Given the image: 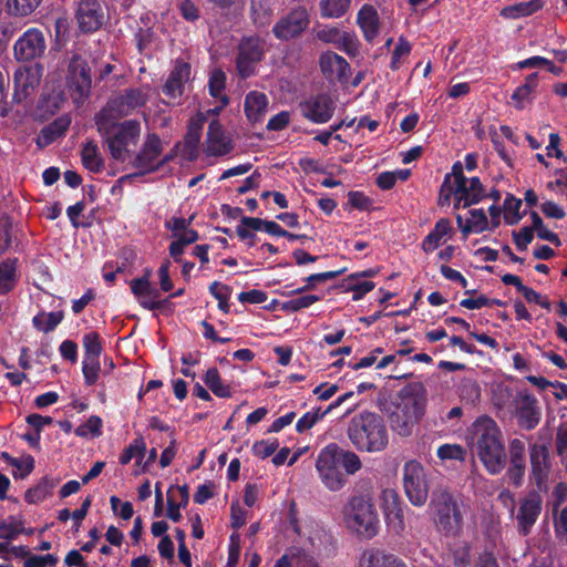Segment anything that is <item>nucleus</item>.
Listing matches in <instances>:
<instances>
[{
    "instance_id": "obj_61",
    "label": "nucleus",
    "mask_w": 567,
    "mask_h": 567,
    "mask_svg": "<svg viewBox=\"0 0 567 567\" xmlns=\"http://www.w3.org/2000/svg\"><path fill=\"white\" fill-rule=\"evenodd\" d=\"M58 557L52 554L47 555H29L23 561V567H45L48 565H56Z\"/></svg>"
},
{
    "instance_id": "obj_35",
    "label": "nucleus",
    "mask_w": 567,
    "mask_h": 567,
    "mask_svg": "<svg viewBox=\"0 0 567 567\" xmlns=\"http://www.w3.org/2000/svg\"><path fill=\"white\" fill-rule=\"evenodd\" d=\"M147 452V445L143 435H137L135 439L122 451L118 456L121 464L131 463L132 458L135 457V463L141 464Z\"/></svg>"
},
{
    "instance_id": "obj_14",
    "label": "nucleus",
    "mask_w": 567,
    "mask_h": 567,
    "mask_svg": "<svg viewBox=\"0 0 567 567\" xmlns=\"http://www.w3.org/2000/svg\"><path fill=\"white\" fill-rule=\"evenodd\" d=\"M299 109L303 117L308 118L311 123L323 124L333 117L336 101L330 94L319 93L300 101Z\"/></svg>"
},
{
    "instance_id": "obj_4",
    "label": "nucleus",
    "mask_w": 567,
    "mask_h": 567,
    "mask_svg": "<svg viewBox=\"0 0 567 567\" xmlns=\"http://www.w3.org/2000/svg\"><path fill=\"white\" fill-rule=\"evenodd\" d=\"M348 437L359 451L380 453L386 450L390 441L384 416L377 412L358 413L348 423Z\"/></svg>"
},
{
    "instance_id": "obj_41",
    "label": "nucleus",
    "mask_w": 567,
    "mask_h": 567,
    "mask_svg": "<svg viewBox=\"0 0 567 567\" xmlns=\"http://www.w3.org/2000/svg\"><path fill=\"white\" fill-rule=\"evenodd\" d=\"M64 319L63 311H41L32 319L35 329L43 332L54 331L56 326Z\"/></svg>"
},
{
    "instance_id": "obj_21",
    "label": "nucleus",
    "mask_w": 567,
    "mask_h": 567,
    "mask_svg": "<svg viewBox=\"0 0 567 567\" xmlns=\"http://www.w3.org/2000/svg\"><path fill=\"white\" fill-rule=\"evenodd\" d=\"M234 150L231 137L227 136L225 128L219 120H213L208 124L206 136V154L207 156H226Z\"/></svg>"
},
{
    "instance_id": "obj_3",
    "label": "nucleus",
    "mask_w": 567,
    "mask_h": 567,
    "mask_svg": "<svg viewBox=\"0 0 567 567\" xmlns=\"http://www.w3.org/2000/svg\"><path fill=\"white\" fill-rule=\"evenodd\" d=\"M426 404L427 392L423 383L412 382L402 386L389 415L392 430L400 436H410L415 424L424 416Z\"/></svg>"
},
{
    "instance_id": "obj_19",
    "label": "nucleus",
    "mask_w": 567,
    "mask_h": 567,
    "mask_svg": "<svg viewBox=\"0 0 567 567\" xmlns=\"http://www.w3.org/2000/svg\"><path fill=\"white\" fill-rule=\"evenodd\" d=\"M75 18L82 32H95L102 28L105 14L99 0H81L78 3Z\"/></svg>"
},
{
    "instance_id": "obj_10",
    "label": "nucleus",
    "mask_w": 567,
    "mask_h": 567,
    "mask_svg": "<svg viewBox=\"0 0 567 567\" xmlns=\"http://www.w3.org/2000/svg\"><path fill=\"white\" fill-rule=\"evenodd\" d=\"M163 152V142L156 133H148L143 142L142 147L132 159V166L137 169L136 173L124 175L118 178V183L125 179H133L143 174L156 173L159 169L158 157Z\"/></svg>"
},
{
    "instance_id": "obj_9",
    "label": "nucleus",
    "mask_w": 567,
    "mask_h": 567,
    "mask_svg": "<svg viewBox=\"0 0 567 567\" xmlns=\"http://www.w3.org/2000/svg\"><path fill=\"white\" fill-rule=\"evenodd\" d=\"M402 481L409 502L414 506L425 505L430 487L422 463L417 462V460H409L404 463Z\"/></svg>"
},
{
    "instance_id": "obj_60",
    "label": "nucleus",
    "mask_w": 567,
    "mask_h": 567,
    "mask_svg": "<svg viewBox=\"0 0 567 567\" xmlns=\"http://www.w3.org/2000/svg\"><path fill=\"white\" fill-rule=\"evenodd\" d=\"M317 38L323 42H341V39H351V35L337 27H326L317 31Z\"/></svg>"
},
{
    "instance_id": "obj_48",
    "label": "nucleus",
    "mask_w": 567,
    "mask_h": 567,
    "mask_svg": "<svg viewBox=\"0 0 567 567\" xmlns=\"http://www.w3.org/2000/svg\"><path fill=\"white\" fill-rule=\"evenodd\" d=\"M327 414H329L327 409H313L310 410V412L303 413L295 424L297 433H305V431L310 430V427H313L315 424L322 420V417L327 416Z\"/></svg>"
},
{
    "instance_id": "obj_50",
    "label": "nucleus",
    "mask_w": 567,
    "mask_h": 567,
    "mask_svg": "<svg viewBox=\"0 0 567 567\" xmlns=\"http://www.w3.org/2000/svg\"><path fill=\"white\" fill-rule=\"evenodd\" d=\"M101 370L102 368L100 360L87 359V357H83L82 372L83 380L86 386H93V384L97 383Z\"/></svg>"
},
{
    "instance_id": "obj_7",
    "label": "nucleus",
    "mask_w": 567,
    "mask_h": 567,
    "mask_svg": "<svg viewBox=\"0 0 567 567\" xmlns=\"http://www.w3.org/2000/svg\"><path fill=\"white\" fill-rule=\"evenodd\" d=\"M266 53V40L259 34H249L240 38L237 45L236 72L240 78H250L255 74L258 62L262 61Z\"/></svg>"
},
{
    "instance_id": "obj_22",
    "label": "nucleus",
    "mask_w": 567,
    "mask_h": 567,
    "mask_svg": "<svg viewBox=\"0 0 567 567\" xmlns=\"http://www.w3.org/2000/svg\"><path fill=\"white\" fill-rule=\"evenodd\" d=\"M516 416L519 426L525 430H534L540 422L542 413L537 406V399L529 393L518 396L516 400Z\"/></svg>"
},
{
    "instance_id": "obj_62",
    "label": "nucleus",
    "mask_w": 567,
    "mask_h": 567,
    "mask_svg": "<svg viewBox=\"0 0 567 567\" xmlns=\"http://www.w3.org/2000/svg\"><path fill=\"white\" fill-rule=\"evenodd\" d=\"M179 11L186 21L195 22L200 17V9L193 0H181Z\"/></svg>"
},
{
    "instance_id": "obj_38",
    "label": "nucleus",
    "mask_w": 567,
    "mask_h": 567,
    "mask_svg": "<svg viewBox=\"0 0 567 567\" xmlns=\"http://www.w3.org/2000/svg\"><path fill=\"white\" fill-rule=\"evenodd\" d=\"M204 383L216 396L230 398L233 394L231 386L226 385V383L221 381L220 372L216 367L208 368L204 378Z\"/></svg>"
},
{
    "instance_id": "obj_34",
    "label": "nucleus",
    "mask_w": 567,
    "mask_h": 567,
    "mask_svg": "<svg viewBox=\"0 0 567 567\" xmlns=\"http://www.w3.org/2000/svg\"><path fill=\"white\" fill-rule=\"evenodd\" d=\"M539 84V73H530L525 78V82L520 86L516 87L512 99L515 102L517 109H524L525 102L529 101L533 92Z\"/></svg>"
},
{
    "instance_id": "obj_52",
    "label": "nucleus",
    "mask_w": 567,
    "mask_h": 567,
    "mask_svg": "<svg viewBox=\"0 0 567 567\" xmlns=\"http://www.w3.org/2000/svg\"><path fill=\"white\" fill-rule=\"evenodd\" d=\"M458 394L462 400H465L468 403H476L481 398L482 390L475 380L466 379L461 382Z\"/></svg>"
},
{
    "instance_id": "obj_18",
    "label": "nucleus",
    "mask_w": 567,
    "mask_h": 567,
    "mask_svg": "<svg viewBox=\"0 0 567 567\" xmlns=\"http://www.w3.org/2000/svg\"><path fill=\"white\" fill-rule=\"evenodd\" d=\"M47 48L45 37L38 28H30L16 41L13 55L18 61H32L42 55Z\"/></svg>"
},
{
    "instance_id": "obj_1",
    "label": "nucleus",
    "mask_w": 567,
    "mask_h": 567,
    "mask_svg": "<svg viewBox=\"0 0 567 567\" xmlns=\"http://www.w3.org/2000/svg\"><path fill=\"white\" fill-rule=\"evenodd\" d=\"M472 446L489 475H499L507 463L499 425L492 416L481 415L472 423Z\"/></svg>"
},
{
    "instance_id": "obj_57",
    "label": "nucleus",
    "mask_w": 567,
    "mask_h": 567,
    "mask_svg": "<svg viewBox=\"0 0 567 567\" xmlns=\"http://www.w3.org/2000/svg\"><path fill=\"white\" fill-rule=\"evenodd\" d=\"M91 433L92 436H100L102 433V419L97 415L90 416L85 423H82L75 429L78 436H87Z\"/></svg>"
},
{
    "instance_id": "obj_11",
    "label": "nucleus",
    "mask_w": 567,
    "mask_h": 567,
    "mask_svg": "<svg viewBox=\"0 0 567 567\" xmlns=\"http://www.w3.org/2000/svg\"><path fill=\"white\" fill-rule=\"evenodd\" d=\"M66 86L74 101H84L91 94V66L81 54H73L69 61Z\"/></svg>"
},
{
    "instance_id": "obj_25",
    "label": "nucleus",
    "mask_w": 567,
    "mask_h": 567,
    "mask_svg": "<svg viewBox=\"0 0 567 567\" xmlns=\"http://www.w3.org/2000/svg\"><path fill=\"white\" fill-rule=\"evenodd\" d=\"M206 117L199 114L198 117L192 120L188 130L184 136V146L182 155L186 161H195L198 157V146L203 134V125Z\"/></svg>"
},
{
    "instance_id": "obj_6",
    "label": "nucleus",
    "mask_w": 567,
    "mask_h": 567,
    "mask_svg": "<svg viewBox=\"0 0 567 567\" xmlns=\"http://www.w3.org/2000/svg\"><path fill=\"white\" fill-rule=\"evenodd\" d=\"M431 506L434 509V520L437 528L445 535H456L463 526V515L453 495L447 489H435L432 494Z\"/></svg>"
},
{
    "instance_id": "obj_40",
    "label": "nucleus",
    "mask_w": 567,
    "mask_h": 567,
    "mask_svg": "<svg viewBox=\"0 0 567 567\" xmlns=\"http://www.w3.org/2000/svg\"><path fill=\"white\" fill-rule=\"evenodd\" d=\"M351 2L352 0H320V16L326 19H338V17L347 14Z\"/></svg>"
},
{
    "instance_id": "obj_5",
    "label": "nucleus",
    "mask_w": 567,
    "mask_h": 567,
    "mask_svg": "<svg viewBox=\"0 0 567 567\" xmlns=\"http://www.w3.org/2000/svg\"><path fill=\"white\" fill-rule=\"evenodd\" d=\"M343 517L348 528L361 538L370 539L379 533L378 513L364 495H354L343 509Z\"/></svg>"
},
{
    "instance_id": "obj_53",
    "label": "nucleus",
    "mask_w": 567,
    "mask_h": 567,
    "mask_svg": "<svg viewBox=\"0 0 567 567\" xmlns=\"http://www.w3.org/2000/svg\"><path fill=\"white\" fill-rule=\"evenodd\" d=\"M509 462L515 463L523 471H526V445L520 439H513L509 442Z\"/></svg>"
},
{
    "instance_id": "obj_44",
    "label": "nucleus",
    "mask_w": 567,
    "mask_h": 567,
    "mask_svg": "<svg viewBox=\"0 0 567 567\" xmlns=\"http://www.w3.org/2000/svg\"><path fill=\"white\" fill-rule=\"evenodd\" d=\"M470 219L463 226V234L467 236L470 233H483L488 227V218L483 208L470 209Z\"/></svg>"
},
{
    "instance_id": "obj_36",
    "label": "nucleus",
    "mask_w": 567,
    "mask_h": 567,
    "mask_svg": "<svg viewBox=\"0 0 567 567\" xmlns=\"http://www.w3.org/2000/svg\"><path fill=\"white\" fill-rule=\"evenodd\" d=\"M486 193L483 183H481L478 176H473L465 183L463 195L461 196V206H473V204H477L480 200L484 199Z\"/></svg>"
},
{
    "instance_id": "obj_33",
    "label": "nucleus",
    "mask_w": 567,
    "mask_h": 567,
    "mask_svg": "<svg viewBox=\"0 0 567 567\" xmlns=\"http://www.w3.org/2000/svg\"><path fill=\"white\" fill-rule=\"evenodd\" d=\"M58 484L54 478L50 476H42L40 481L31 488H28L24 493V501L28 503H40L51 495L53 488Z\"/></svg>"
},
{
    "instance_id": "obj_45",
    "label": "nucleus",
    "mask_w": 567,
    "mask_h": 567,
    "mask_svg": "<svg viewBox=\"0 0 567 567\" xmlns=\"http://www.w3.org/2000/svg\"><path fill=\"white\" fill-rule=\"evenodd\" d=\"M523 202L519 198H516L515 195H512V193H507L503 208L505 212V223L513 226V224L519 223L522 217L525 216L526 212L520 213L519 208L522 206Z\"/></svg>"
},
{
    "instance_id": "obj_29",
    "label": "nucleus",
    "mask_w": 567,
    "mask_h": 567,
    "mask_svg": "<svg viewBox=\"0 0 567 567\" xmlns=\"http://www.w3.org/2000/svg\"><path fill=\"white\" fill-rule=\"evenodd\" d=\"M81 163L91 173H101L104 159L95 142H87L81 148Z\"/></svg>"
},
{
    "instance_id": "obj_51",
    "label": "nucleus",
    "mask_w": 567,
    "mask_h": 567,
    "mask_svg": "<svg viewBox=\"0 0 567 567\" xmlns=\"http://www.w3.org/2000/svg\"><path fill=\"white\" fill-rule=\"evenodd\" d=\"M317 301H320L319 295H301V297L284 301L281 309L288 312L300 311V309L309 308V306Z\"/></svg>"
},
{
    "instance_id": "obj_58",
    "label": "nucleus",
    "mask_w": 567,
    "mask_h": 567,
    "mask_svg": "<svg viewBox=\"0 0 567 567\" xmlns=\"http://www.w3.org/2000/svg\"><path fill=\"white\" fill-rule=\"evenodd\" d=\"M557 505L554 506V528L555 535L567 545V507L561 508L560 513H556Z\"/></svg>"
},
{
    "instance_id": "obj_24",
    "label": "nucleus",
    "mask_w": 567,
    "mask_h": 567,
    "mask_svg": "<svg viewBox=\"0 0 567 567\" xmlns=\"http://www.w3.org/2000/svg\"><path fill=\"white\" fill-rule=\"evenodd\" d=\"M146 96L138 87H130L116 97L110 100V109L115 115H127L133 109L144 105Z\"/></svg>"
},
{
    "instance_id": "obj_31",
    "label": "nucleus",
    "mask_w": 567,
    "mask_h": 567,
    "mask_svg": "<svg viewBox=\"0 0 567 567\" xmlns=\"http://www.w3.org/2000/svg\"><path fill=\"white\" fill-rule=\"evenodd\" d=\"M17 258H7L0 261V295L12 291L17 282Z\"/></svg>"
},
{
    "instance_id": "obj_26",
    "label": "nucleus",
    "mask_w": 567,
    "mask_h": 567,
    "mask_svg": "<svg viewBox=\"0 0 567 567\" xmlns=\"http://www.w3.org/2000/svg\"><path fill=\"white\" fill-rule=\"evenodd\" d=\"M319 64L326 78H332V75H337L339 79L347 78L351 69L349 61L340 54L333 53V51L321 54Z\"/></svg>"
},
{
    "instance_id": "obj_20",
    "label": "nucleus",
    "mask_w": 567,
    "mask_h": 567,
    "mask_svg": "<svg viewBox=\"0 0 567 567\" xmlns=\"http://www.w3.org/2000/svg\"><path fill=\"white\" fill-rule=\"evenodd\" d=\"M190 75L192 64L187 63V61L176 60L174 69L169 72L162 87V92L166 97L176 101V99L182 97L184 94L185 85L189 81Z\"/></svg>"
},
{
    "instance_id": "obj_64",
    "label": "nucleus",
    "mask_w": 567,
    "mask_h": 567,
    "mask_svg": "<svg viewBox=\"0 0 567 567\" xmlns=\"http://www.w3.org/2000/svg\"><path fill=\"white\" fill-rule=\"evenodd\" d=\"M372 203V199L362 192H349L348 194V204L355 209H370Z\"/></svg>"
},
{
    "instance_id": "obj_28",
    "label": "nucleus",
    "mask_w": 567,
    "mask_h": 567,
    "mask_svg": "<svg viewBox=\"0 0 567 567\" xmlns=\"http://www.w3.org/2000/svg\"><path fill=\"white\" fill-rule=\"evenodd\" d=\"M269 99L261 91H249L245 95L244 110L249 123H258L267 111Z\"/></svg>"
},
{
    "instance_id": "obj_37",
    "label": "nucleus",
    "mask_w": 567,
    "mask_h": 567,
    "mask_svg": "<svg viewBox=\"0 0 567 567\" xmlns=\"http://www.w3.org/2000/svg\"><path fill=\"white\" fill-rule=\"evenodd\" d=\"M543 0L516 2L515 4L503 8L501 16L506 19H519V17L534 14V12L543 8Z\"/></svg>"
},
{
    "instance_id": "obj_12",
    "label": "nucleus",
    "mask_w": 567,
    "mask_h": 567,
    "mask_svg": "<svg viewBox=\"0 0 567 567\" xmlns=\"http://www.w3.org/2000/svg\"><path fill=\"white\" fill-rule=\"evenodd\" d=\"M310 22L311 18L307 8L296 7L275 22L272 33L279 41H291V39L300 38L307 31Z\"/></svg>"
},
{
    "instance_id": "obj_59",
    "label": "nucleus",
    "mask_w": 567,
    "mask_h": 567,
    "mask_svg": "<svg viewBox=\"0 0 567 567\" xmlns=\"http://www.w3.org/2000/svg\"><path fill=\"white\" fill-rule=\"evenodd\" d=\"M279 447L277 439L274 440H258L251 446V451L256 456L268 457L275 453Z\"/></svg>"
},
{
    "instance_id": "obj_56",
    "label": "nucleus",
    "mask_w": 567,
    "mask_h": 567,
    "mask_svg": "<svg viewBox=\"0 0 567 567\" xmlns=\"http://www.w3.org/2000/svg\"><path fill=\"white\" fill-rule=\"evenodd\" d=\"M466 451L464 446L457 443H443L437 449V456L440 460H464Z\"/></svg>"
},
{
    "instance_id": "obj_46",
    "label": "nucleus",
    "mask_w": 567,
    "mask_h": 567,
    "mask_svg": "<svg viewBox=\"0 0 567 567\" xmlns=\"http://www.w3.org/2000/svg\"><path fill=\"white\" fill-rule=\"evenodd\" d=\"M339 463L340 466L344 468L347 475H354L362 467V460L359 457L358 453L352 452V450H344L339 445Z\"/></svg>"
},
{
    "instance_id": "obj_13",
    "label": "nucleus",
    "mask_w": 567,
    "mask_h": 567,
    "mask_svg": "<svg viewBox=\"0 0 567 567\" xmlns=\"http://www.w3.org/2000/svg\"><path fill=\"white\" fill-rule=\"evenodd\" d=\"M151 270L144 271L142 277L133 278L130 281V289L144 309L155 311V309H165L169 303V298L159 300V291L150 282Z\"/></svg>"
},
{
    "instance_id": "obj_49",
    "label": "nucleus",
    "mask_w": 567,
    "mask_h": 567,
    "mask_svg": "<svg viewBox=\"0 0 567 567\" xmlns=\"http://www.w3.org/2000/svg\"><path fill=\"white\" fill-rule=\"evenodd\" d=\"M83 355H86L87 358H96V360H100L103 348L101 336L97 333V331H90L89 333L83 334Z\"/></svg>"
},
{
    "instance_id": "obj_30",
    "label": "nucleus",
    "mask_w": 567,
    "mask_h": 567,
    "mask_svg": "<svg viewBox=\"0 0 567 567\" xmlns=\"http://www.w3.org/2000/svg\"><path fill=\"white\" fill-rule=\"evenodd\" d=\"M452 226L449 218L437 219L433 229L424 237L422 249L424 252H432L441 245V240L451 233Z\"/></svg>"
},
{
    "instance_id": "obj_32",
    "label": "nucleus",
    "mask_w": 567,
    "mask_h": 567,
    "mask_svg": "<svg viewBox=\"0 0 567 567\" xmlns=\"http://www.w3.org/2000/svg\"><path fill=\"white\" fill-rule=\"evenodd\" d=\"M249 14L257 28H265V25H268L272 17L270 0H250Z\"/></svg>"
},
{
    "instance_id": "obj_39",
    "label": "nucleus",
    "mask_w": 567,
    "mask_h": 567,
    "mask_svg": "<svg viewBox=\"0 0 567 567\" xmlns=\"http://www.w3.org/2000/svg\"><path fill=\"white\" fill-rule=\"evenodd\" d=\"M227 82V74L223 70H214L210 73V78L208 80V90L213 97H217L221 102V107L229 104V96L224 93Z\"/></svg>"
},
{
    "instance_id": "obj_23",
    "label": "nucleus",
    "mask_w": 567,
    "mask_h": 567,
    "mask_svg": "<svg viewBox=\"0 0 567 567\" xmlns=\"http://www.w3.org/2000/svg\"><path fill=\"white\" fill-rule=\"evenodd\" d=\"M357 23L363 32L365 41L373 42L380 34V14L373 4H363L357 13Z\"/></svg>"
},
{
    "instance_id": "obj_8",
    "label": "nucleus",
    "mask_w": 567,
    "mask_h": 567,
    "mask_svg": "<svg viewBox=\"0 0 567 567\" xmlns=\"http://www.w3.org/2000/svg\"><path fill=\"white\" fill-rule=\"evenodd\" d=\"M316 466L327 488L337 491L344 486L347 478L341 471L338 443H328L323 446L318 454Z\"/></svg>"
},
{
    "instance_id": "obj_2",
    "label": "nucleus",
    "mask_w": 567,
    "mask_h": 567,
    "mask_svg": "<svg viewBox=\"0 0 567 567\" xmlns=\"http://www.w3.org/2000/svg\"><path fill=\"white\" fill-rule=\"evenodd\" d=\"M115 111L110 110V101L95 115L96 130L105 140L113 159L124 161L130 146H136L141 136V124L137 120L117 122Z\"/></svg>"
},
{
    "instance_id": "obj_55",
    "label": "nucleus",
    "mask_w": 567,
    "mask_h": 567,
    "mask_svg": "<svg viewBox=\"0 0 567 567\" xmlns=\"http://www.w3.org/2000/svg\"><path fill=\"white\" fill-rule=\"evenodd\" d=\"M375 288L374 281L365 280V281H348V285L344 287V291L352 292V301H360V299L364 298L368 292L373 291Z\"/></svg>"
},
{
    "instance_id": "obj_17",
    "label": "nucleus",
    "mask_w": 567,
    "mask_h": 567,
    "mask_svg": "<svg viewBox=\"0 0 567 567\" xmlns=\"http://www.w3.org/2000/svg\"><path fill=\"white\" fill-rule=\"evenodd\" d=\"M530 477L538 491L547 488L548 475L551 470L549 449L544 443L529 446Z\"/></svg>"
},
{
    "instance_id": "obj_27",
    "label": "nucleus",
    "mask_w": 567,
    "mask_h": 567,
    "mask_svg": "<svg viewBox=\"0 0 567 567\" xmlns=\"http://www.w3.org/2000/svg\"><path fill=\"white\" fill-rule=\"evenodd\" d=\"M361 567H408L405 561L380 548H370L361 555Z\"/></svg>"
},
{
    "instance_id": "obj_16",
    "label": "nucleus",
    "mask_w": 567,
    "mask_h": 567,
    "mask_svg": "<svg viewBox=\"0 0 567 567\" xmlns=\"http://www.w3.org/2000/svg\"><path fill=\"white\" fill-rule=\"evenodd\" d=\"M42 75L43 66L41 64L18 68L13 72V101L23 102L33 94L40 85Z\"/></svg>"
},
{
    "instance_id": "obj_54",
    "label": "nucleus",
    "mask_w": 567,
    "mask_h": 567,
    "mask_svg": "<svg viewBox=\"0 0 567 567\" xmlns=\"http://www.w3.org/2000/svg\"><path fill=\"white\" fill-rule=\"evenodd\" d=\"M412 51V44L404 37L398 39V43L392 51L390 68L392 71H398L401 66V59L403 55H409Z\"/></svg>"
},
{
    "instance_id": "obj_15",
    "label": "nucleus",
    "mask_w": 567,
    "mask_h": 567,
    "mask_svg": "<svg viewBox=\"0 0 567 567\" xmlns=\"http://www.w3.org/2000/svg\"><path fill=\"white\" fill-rule=\"evenodd\" d=\"M543 509V497L539 489H530L520 501L517 511V529L520 535H529Z\"/></svg>"
},
{
    "instance_id": "obj_63",
    "label": "nucleus",
    "mask_w": 567,
    "mask_h": 567,
    "mask_svg": "<svg viewBox=\"0 0 567 567\" xmlns=\"http://www.w3.org/2000/svg\"><path fill=\"white\" fill-rule=\"evenodd\" d=\"M513 240L520 251H526L528 245L533 243V228L523 226L519 231H513Z\"/></svg>"
},
{
    "instance_id": "obj_47",
    "label": "nucleus",
    "mask_w": 567,
    "mask_h": 567,
    "mask_svg": "<svg viewBox=\"0 0 567 567\" xmlns=\"http://www.w3.org/2000/svg\"><path fill=\"white\" fill-rule=\"evenodd\" d=\"M25 532L23 518L10 515L6 520L0 522V538L13 539L20 533Z\"/></svg>"
},
{
    "instance_id": "obj_43",
    "label": "nucleus",
    "mask_w": 567,
    "mask_h": 567,
    "mask_svg": "<svg viewBox=\"0 0 567 567\" xmlns=\"http://www.w3.org/2000/svg\"><path fill=\"white\" fill-rule=\"evenodd\" d=\"M41 0H4V11L10 16L24 17L39 8Z\"/></svg>"
},
{
    "instance_id": "obj_42",
    "label": "nucleus",
    "mask_w": 567,
    "mask_h": 567,
    "mask_svg": "<svg viewBox=\"0 0 567 567\" xmlns=\"http://www.w3.org/2000/svg\"><path fill=\"white\" fill-rule=\"evenodd\" d=\"M450 175L454 179V208L458 209V207H462V196L464 194L465 183H467L468 178H466L464 174V166L461 162H455L452 165Z\"/></svg>"
}]
</instances>
